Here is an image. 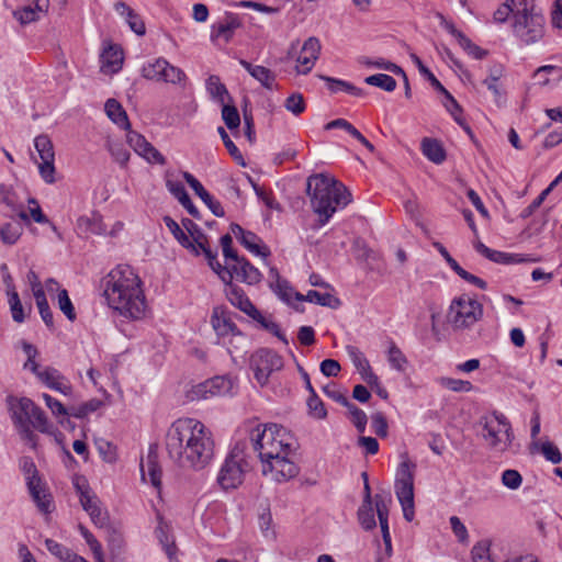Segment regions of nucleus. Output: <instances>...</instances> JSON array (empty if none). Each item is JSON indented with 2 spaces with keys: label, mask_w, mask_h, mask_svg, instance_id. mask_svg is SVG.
I'll list each match as a JSON object with an SVG mask.
<instances>
[{
  "label": "nucleus",
  "mask_w": 562,
  "mask_h": 562,
  "mask_svg": "<svg viewBox=\"0 0 562 562\" xmlns=\"http://www.w3.org/2000/svg\"><path fill=\"white\" fill-rule=\"evenodd\" d=\"M166 450L183 470H204L214 459L215 441L206 426L194 418H179L168 428Z\"/></svg>",
  "instance_id": "nucleus-1"
},
{
  "label": "nucleus",
  "mask_w": 562,
  "mask_h": 562,
  "mask_svg": "<svg viewBox=\"0 0 562 562\" xmlns=\"http://www.w3.org/2000/svg\"><path fill=\"white\" fill-rule=\"evenodd\" d=\"M108 305L122 316L132 319L143 317L146 311L142 281L127 265H119L101 281Z\"/></svg>",
  "instance_id": "nucleus-2"
},
{
  "label": "nucleus",
  "mask_w": 562,
  "mask_h": 562,
  "mask_svg": "<svg viewBox=\"0 0 562 562\" xmlns=\"http://www.w3.org/2000/svg\"><path fill=\"white\" fill-rule=\"evenodd\" d=\"M306 191L311 196L313 211L319 216L321 225H325L338 207H345L351 202L348 189L324 173L308 177Z\"/></svg>",
  "instance_id": "nucleus-3"
},
{
  "label": "nucleus",
  "mask_w": 562,
  "mask_h": 562,
  "mask_svg": "<svg viewBox=\"0 0 562 562\" xmlns=\"http://www.w3.org/2000/svg\"><path fill=\"white\" fill-rule=\"evenodd\" d=\"M294 439L285 428V436L277 438L270 446L258 452L262 462V472L272 473L277 481H288L299 474V467L289 456L294 451Z\"/></svg>",
  "instance_id": "nucleus-4"
},
{
  "label": "nucleus",
  "mask_w": 562,
  "mask_h": 562,
  "mask_svg": "<svg viewBox=\"0 0 562 562\" xmlns=\"http://www.w3.org/2000/svg\"><path fill=\"white\" fill-rule=\"evenodd\" d=\"M247 470L245 443L237 442L226 456L220 469L217 483L225 491L237 488L244 482Z\"/></svg>",
  "instance_id": "nucleus-5"
},
{
  "label": "nucleus",
  "mask_w": 562,
  "mask_h": 562,
  "mask_svg": "<svg viewBox=\"0 0 562 562\" xmlns=\"http://www.w3.org/2000/svg\"><path fill=\"white\" fill-rule=\"evenodd\" d=\"M483 438L487 445L497 451L504 452L515 439L510 423L502 413L494 412L481 419Z\"/></svg>",
  "instance_id": "nucleus-6"
},
{
  "label": "nucleus",
  "mask_w": 562,
  "mask_h": 562,
  "mask_svg": "<svg viewBox=\"0 0 562 562\" xmlns=\"http://www.w3.org/2000/svg\"><path fill=\"white\" fill-rule=\"evenodd\" d=\"M416 464L408 459L403 460L397 469L395 480V494L403 508L404 518L412 521L414 518V472Z\"/></svg>",
  "instance_id": "nucleus-7"
},
{
  "label": "nucleus",
  "mask_w": 562,
  "mask_h": 562,
  "mask_svg": "<svg viewBox=\"0 0 562 562\" xmlns=\"http://www.w3.org/2000/svg\"><path fill=\"white\" fill-rule=\"evenodd\" d=\"M483 316V306L476 300L461 295L452 300L448 322L456 329L469 328Z\"/></svg>",
  "instance_id": "nucleus-8"
},
{
  "label": "nucleus",
  "mask_w": 562,
  "mask_h": 562,
  "mask_svg": "<svg viewBox=\"0 0 562 562\" xmlns=\"http://www.w3.org/2000/svg\"><path fill=\"white\" fill-rule=\"evenodd\" d=\"M283 367V358L272 349L260 348L250 357V368L261 386L268 384L270 375L282 370Z\"/></svg>",
  "instance_id": "nucleus-9"
},
{
  "label": "nucleus",
  "mask_w": 562,
  "mask_h": 562,
  "mask_svg": "<svg viewBox=\"0 0 562 562\" xmlns=\"http://www.w3.org/2000/svg\"><path fill=\"white\" fill-rule=\"evenodd\" d=\"M211 325L218 338L224 339L227 336L244 338V334L233 322L232 313L223 305L213 307Z\"/></svg>",
  "instance_id": "nucleus-10"
},
{
  "label": "nucleus",
  "mask_w": 562,
  "mask_h": 562,
  "mask_svg": "<svg viewBox=\"0 0 562 562\" xmlns=\"http://www.w3.org/2000/svg\"><path fill=\"white\" fill-rule=\"evenodd\" d=\"M321 42L317 37L311 36L308 37L301 49V54L297 57V66H296V72L300 75H307L315 61L318 59L321 54Z\"/></svg>",
  "instance_id": "nucleus-11"
},
{
  "label": "nucleus",
  "mask_w": 562,
  "mask_h": 562,
  "mask_svg": "<svg viewBox=\"0 0 562 562\" xmlns=\"http://www.w3.org/2000/svg\"><path fill=\"white\" fill-rule=\"evenodd\" d=\"M7 406L13 425H18L31 422V413L35 407V403L29 397L9 395L7 397Z\"/></svg>",
  "instance_id": "nucleus-12"
},
{
  "label": "nucleus",
  "mask_w": 562,
  "mask_h": 562,
  "mask_svg": "<svg viewBox=\"0 0 562 562\" xmlns=\"http://www.w3.org/2000/svg\"><path fill=\"white\" fill-rule=\"evenodd\" d=\"M285 436V428L278 424L266 425L262 430L259 426L251 432V442L254 450L259 452L265 447L270 446L277 438Z\"/></svg>",
  "instance_id": "nucleus-13"
},
{
  "label": "nucleus",
  "mask_w": 562,
  "mask_h": 562,
  "mask_svg": "<svg viewBox=\"0 0 562 562\" xmlns=\"http://www.w3.org/2000/svg\"><path fill=\"white\" fill-rule=\"evenodd\" d=\"M182 177L215 216L223 217L225 215L222 204L217 200L213 199V196L204 189L201 182L193 175L188 171H183Z\"/></svg>",
  "instance_id": "nucleus-14"
},
{
  "label": "nucleus",
  "mask_w": 562,
  "mask_h": 562,
  "mask_svg": "<svg viewBox=\"0 0 562 562\" xmlns=\"http://www.w3.org/2000/svg\"><path fill=\"white\" fill-rule=\"evenodd\" d=\"M225 295L232 305L239 308L247 316L251 317L257 313V307L250 302L244 290L233 281L225 283Z\"/></svg>",
  "instance_id": "nucleus-15"
},
{
  "label": "nucleus",
  "mask_w": 562,
  "mask_h": 562,
  "mask_svg": "<svg viewBox=\"0 0 562 562\" xmlns=\"http://www.w3.org/2000/svg\"><path fill=\"white\" fill-rule=\"evenodd\" d=\"M240 26L241 22L239 16L235 13L226 12L223 21L212 25L211 40L216 41L222 38L225 43H228L233 38L235 30Z\"/></svg>",
  "instance_id": "nucleus-16"
},
{
  "label": "nucleus",
  "mask_w": 562,
  "mask_h": 562,
  "mask_svg": "<svg viewBox=\"0 0 562 562\" xmlns=\"http://www.w3.org/2000/svg\"><path fill=\"white\" fill-rule=\"evenodd\" d=\"M232 390V381L226 376H215L204 383L199 384L193 393L203 398L215 395H224Z\"/></svg>",
  "instance_id": "nucleus-17"
},
{
  "label": "nucleus",
  "mask_w": 562,
  "mask_h": 562,
  "mask_svg": "<svg viewBox=\"0 0 562 562\" xmlns=\"http://www.w3.org/2000/svg\"><path fill=\"white\" fill-rule=\"evenodd\" d=\"M232 280L236 278L240 282L249 285L257 284L261 281V272L252 266L247 259H241L240 263L231 265Z\"/></svg>",
  "instance_id": "nucleus-18"
},
{
  "label": "nucleus",
  "mask_w": 562,
  "mask_h": 562,
  "mask_svg": "<svg viewBox=\"0 0 562 562\" xmlns=\"http://www.w3.org/2000/svg\"><path fill=\"white\" fill-rule=\"evenodd\" d=\"M347 352L351 358L355 367L358 369L362 379L372 386L378 384V375L372 371L369 361L363 353L355 346H347Z\"/></svg>",
  "instance_id": "nucleus-19"
},
{
  "label": "nucleus",
  "mask_w": 562,
  "mask_h": 562,
  "mask_svg": "<svg viewBox=\"0 0 562 562\" xmlns=\"http://www.w3.org/2000/svg\"><path fill=\"white\" fill-rule=\"evenodd\" d=\"M239 64L249 72L254 79L259 81L263 88L273 90L277 87L276 74L269 68L260 65H252L245 59H240Z\"/></svg>",
  "instance_id": "nucleus-20"
},
{
  "label": "nucleus",
  "mask_w": 562,
  "mask_h": 562,
  "mask_svg": "<svg viewBox=\"0 0 562 562\" xmlns=\"http://www.w3.org/2000/svg\"><path fill=\"white\" fill-rule=\"evenodd\" d=\"M101 70L105 74H115L123 65V52L117 45H109L103 49L101 56Z\"/></svg>",
  "instance_id": "nucleus-21"
},
{
  "label": "nucleus",
  "mask_w": 562,
  "mask_h": 562,
  "mask_svg": "<svg viewBox=\"0 0 562 562\" xmlns=\"http://www.w3.org/2000/svg\"><path fill=\"white\" fill-rule=\"evenodd\" d=\"M166 187L192 217L198 220L201 217L199 210L193 204L182 182L168 179Z\"/></svg>",
  "instance_id": "nucleus-22"
},
{
  "label": "nucleus",
  "mask_w": 562,
  "mask_h": 562,
  "mask_svg": "<svg viewBox=\"0 0 562 562\" xmlns=\"http://www.w3.org/2000/svg\"><path fill=\"white\" fill-rule=\"evenodd\" d=\"M27 488L31 494L32 499L36 504L40 512L44 514H48L52 512V496L47 493V490L42 484V479L37 480V482L30 481L27 482Z\"/></svg>",
  "instance_id": "nucleus-23"
},
{
  "label": "nucleus",
  "mask_w": 562,
  "mask_h": 562,
  "mask_svg": "<svg viewBox=\"0 0 562 562\" xmlns=\"http://www.w3.org/2000/svg\"><path fill=\"white\" fill-rule=\"evenodd\" d=\"M115 11L125 18L130 29L137 35L143 36L146 33V27L143 19L130 5L123 1L114 4Z\"/></svg>",
  "instance_id": "nucleus-24"
},
{
  "label": "nucleus",
  "mask_w": 562,
  "mask_h": 562,
  "mask_svg": "<svg viewBox=\"0 0 562 562\" xmlns=\"http://www.w3.org/2000/svg\"><path fill=\"white\" fill-rule=\"evenodd\" d=\"M295 300L299 302H310L321 306L330 308H338L341 304L340 300L330 293H321L316 290H310L305 295L301 293L295 294Z\"/></svg>",
  "instance_id": "nucleus-25"
},
{
  "label": "nucleus",
  "mask_w": 562,
  "mask_h": 562,
  "mask_svg": "<svg viewBox=\"0 0 562 562\" xmlns=\"http://www.w3.org/2000/svg\"><path fill=\"white\" fill-rule=\"evenodd\" d=\"M104 111L108 117L119 127L125 131L131 128L127 113L119 101L115 99H109L104 104Z\"/></svg>",
  "instance_id": "nucleus-26"
},
{
  "label": "nucleus",
  "mask_w": 562,
  "mask_h": 562,
  "mask_svg": "<svg viewBox=\"0 0 562 562\" xmlns=\"http://www.w3.org/2000/svg\"><path fill=\"white\" fill-rule=\"evenodd\" d=\"M38 379L49 389L58 391L64 395H68L71 392V386L63 382V375L54 368L43 370L42 373L38 374Z\"/></svg>",
  "instance_id": "nucleus-27"
},
{
  "label": "nucleus",
  "mask_w": 562,
  "mask_h": 562,
  "mask_svg": "<svg viewBox=\"0 0 562 562\" xmlns=\"http://www.w3.org/2000/svg\"><path fill=\"white\" fill-rule=\"evenodd\" d=\"M420 149L423 155L434 164L440 165L446 160V150L438 139L423 138Z\"/></svg>",
  "instance_id": "nucleus-28"
},
{
  "label": "nucleus",
  "mask_w": 562,
  "mask_h": 562,
  "mask_svg": "<svg viewBox=\"0 0 562 562\" xmlns=\"http://www.w3.org/2000/svg\"><path fill=\"white\" fill-rule=\"evenodd\" d=\"M140 471H142L143 479H145V476L147 474L149 476L150 483L155 487H160V485H161V468L159 467V464L157 462L156 448L150 447L148 456H147L146 468L142 463Z\"/></svg>",
  "instance_id": "nucleus-29"
},
{
  "label": "nucleus",
  "mask_w": 562,
  "mask_h": 562,
  "mask_svg": "<svg viewBox=\"0 0 562 562\" xmlns=\"http://www.w3.org/2000/svg\"><path fill=\"white\" fill-rule=\"evenodd\" d=\"M187 76L182 69L171 65L164 58L162 65L159 69V82L172 83V85H184Z\"/></svg>",
  "instance_id": "nucleus-30"
},
{
  "label": "nucleus",
  "mask_w": 562,
  "mask_h": 562,
  "mask_svg": "<svg viewBox=\"0 0 562 562\" xmlns=\"http://www.w3.org/2000/svg\"><path fill=\"white\" fill-rule=\"evenodd\" d=\"M164 222L172 236L177 239V241L193 252L195 256H199V251L196 246L192 243L189 236L183 232V229L179 226V224L169 215L164 216Z\"/></svg>",
  "instance_id": "nucleus-31"
},
{
  "label": "nucleus",
  "mask_w": 562,
  "mask_h": 562,
  "mask_svg": "<svg viewBox=\"0 0 562 562\" xmlns=\"http://www.w3.org/2000/svg\"><path fill=\"white\" fill-rule=\"evenodd\" d=\"M318 77H319V79H322L323 81H325L327 83L328 90L333 93H336V92L342 90V91H345L351 95H355V97H363L364 95L363 89L358 88L348 81L333 78V77L325 76V75H319Z\"/></svg>",
  "instance_id": "nucleus-32"
},
{
  "label": "nucleus",
  "mask_w": 562,
  "mask_h": 562,
  "mask_svg": "<svg viewBox=\"0 0 562 562\" xmlns=\"http://www.w3.org/2000/svg\"><path fill=\"white\" fill-rule=\"evenodd\" d=\"M239 243L255 255L261 256L263 258L270 256L269 248L267 246H260L261 238L250 231L243 235V238H240Z\"/></svg>",
  "instance_id": "nucleus-33"
},
{
  "label": "nucleus",
  "mask_w": 562,
  "mask_h": 562,
  "mask_svg": "<svg viewBox=\"0 0 562 562\" xmlns=\"http://www.w3.org/2000/svg\"><path fill=\"white\" fill-rule=\"evenodd\" d=\"M22 233L23 227L19 222L5 223L0 226V239L5 245H14Z\"/></svg>",
  "instance_id": "nucleus-34"
},
{
  "label": "nucleus",
  "mask_w": 562,
  "mask_h": 562,
  "mask_svg": "<svg viewBox=\"0 0 562 562\" xmlns=\"http://www.w3.org/2000/svg\"><path fill=\"white\" fill-rule=\"evenodd\" d=\"M531 449L540 450L543 457L553 464H558L562 461V454L559 448L551 441L539 442L533 440Z\"/></svg>",
  "instance_id": "nucleus-35"
},
{
  "label": "nucleus",
  "mask_w": 562,
  "mask_h": 562,
  "mask_svg": "<svg viewBox=\"0 0 562 562\" xmlns=\"http://www.w3.org/2000/svg\"><path fill=\"white\" fill-rule=\"evenodd\" d=\"M206 90L213 99H216L222 104L225 103V97H229L226 87L221 82L216 75H211L206 79Z\"/></svg>",
  "instance_id": "nucleus-36"
},
{
  "label": "nucleus",
  "mask_w": 562,
  "mask_h": 562,
  "mask_svg": "<svg viewBox=\"0 0 562 562\" xmlns=\"http://www.w3.org/2000/svg\"><path fill=\"white\" fill-rule=\"evenodd\" d=\"M387 360L391 367L400 372H404L408 363L407 358L394 341L390 342Z\"/></svg>",
  "instance_id": "nucleus-37"
},
{
  "label": "nucleus",
  "mask_w": 562,
  "mask_h": 562,
  "mask_svg": "<svg viewBox=\"0 0 562 562\" xmlns=\"http://www.w3.org/2000/svg\"><path fill=\"white\" fill-rule=\"evenodd\" d=\"M250 318L259 323L263 329L279 338L284 345L289 344V340L280 329V326L273 321L266 318L259 311H257V313H255Z\"/></svg>",
  "instance_id": "nucleus-38"
},
{
  "label": "nucleus",
  "mask_w": 562,
  "mask_h": 562,
  "mask_svg": "<svg viewBox=\"0 0 562 562\" xmlns=\"http://www.w3.org/2000/svg\"><path fill=\"white\" fill-rule=\"evenodd\" d=\"M270 289L279 296L280 300L285 302L286 304H292V299H295V294L297 293L289 283L288 280L283 279L278 281V283H273L270 281Z\"/></svg>",
  "instance_id": "nucleus-39"
},
{
  "label": "nucleus",
  "mask_w": 562,
  "mask_h": 562,
  "mask_svg": "<svg viewBox=\"0 0 562 562\" xmlns=\"http://www.w3.org/2000/svg\"><path fill=\"white\" fill-rule=\"evenodd\" d=\"M364 82L367 85L378 87L387 92H392L396 88L395 79L386 74L371 75L364 79Z\"/></svg>",
  "instance_id": "nucleus-40"
},
{
  "label": "nucleus",
  "mask_w": 562,
  "mask_h": 562,
  "mask_svg": "<svg viewBox=\"0 0 562 562\" xmlns=\"http://www.w3.org/2000/svg\"><path fill=\"white\" fill-rule=\"evenodd\" d=\"M34 146L40 155L41 160H55L54 146L47 135H38L34 140Z\"/></svg>",
  "instance_id": "nucleus-41"
},
{
  "label": "nucleus",
  "mask_w": 562,
  "mask_h": 562,
  "mask_svg": "<svg viewBox=\"0 0 562 562\" xmlns=\"http://www.w3.org/2000/svg\"><path fill=\"white\" fill-rule=\"evenodd\" d=\"M307 409L308 415L315 419H325L327 417V409L315 391L310 392V396L307 398Z\"/></svg>",
  "instance_id": "nucleus-42"
},
{
  "label": "nucleus",
  "mask_w": 562,
  "mask_h": 562,
  "mask_svg": "<svg viewBox=\"0 0 562 562\" xmlns=\"http://www.w3.org/2000/svg\"><path fill=\"white\" fill-rule=\"evenodd\" d=\"M102 406V401L98 398H91L88 402L82 403L79 406H72L69 408V416L76 418H85L89 414L98 411Z\"/></svg>",
  "instance_id": "nucleus-43"
},
{
  "label": "nucleus",
  "mask_w": 562,
  "mask_h": 562,
  "mask_svg": "<svg viewBox=\"0 0 562 562\" xmlns=\"http://www.w3.org/2000/svg\"><path fill=\"white\" fill-rule=\"evenodd\" d=\"M40 315L45 323V325L53 329L54 328V317L53 313L50 311V307L48 305L47 299L45 296V292H41L34 296Z\"/></svg>",
  "instance_id": "nucleus-44"
},
{
  "label": "nucleus",
  "mask_w": 562,
  "mask_h": 562,
  "mask_svg": "<svg viewBox=\"0 0 562 562\" xmlns=\"http://www.w3.org/2000/svg\"><path fill=\"white\" fill-rule=\"evenodd\" d=\"M344 406L348 409L349 415L351 417V422L357 428V430L359 432H364L368 422L367 414L361 408L351 403L349 400L347 402V405Z\"/></svg>",
  "instance_id": "nucleus-45"
},
{
  "label": "nucleus",
  "mask_w": 562,
  "mask_h": 562,
  "mask_svg": "<svg viewBox=\"0 0 562 562\" xmlns=\"http://www.w3.org/2000/svg\"><path fill=\"white\" fill-rule=\"evenodd\" d=\"M57 303L59 310L65 314L68 321L75 322L77 314L66 289L59 290L57 295Z\"/></svg>",
  "instance_id": "nucleus-46"
},
{
  "label": "nucleus",
  "mask_w": 562,
  "mask_h": 562,
  "mask_svg": "<svg viewBox=\"0 0 562 562\" xmlns=\"http://www.w3.org/2000/svg\"><path fill=\"white\" fill-rule=\"evenodd\" d=\"M218 134L221 135V138L229 153V155L233 157V159L240 166L245 167L246 162L245 159L238 149V147L234 144V142L229 138L228 134L224 130V127L220 126L217 128Z\"/></svg>",
  "instance_id": "nucleus-47"
},
{
  "label": "nucleus",
  "mask_w": 562,
  "mask_h": 562,
  "mask_svg": "<svg viewBox=\"0 0 562 562\" xmlns=\"http://www.w3.org/2000/svg\"><path fill=\"white\" fill-rule=\"evenodd\" d=\"M487 259L493 262L503 265H513L527 261V259H525L521 255L508 254L494 249L491 250Z\"/></svg>",
  "instance_id": "nucleus-48"
},
{
  "label": "nucleus",
  "mask_w": 562,
  "mask_h": 562,
  "mask_svg": "<svg viewBox=\"0 0 562 562\" xmlns=\"http://www.w3.org/2000/svg\"><path fill=\"white\" fill-rule=\"evenodd\" d=\"M358 519L362 528L366 530H371L376 526L372 504H362L360 506L358 509Z\"/></svg>",
  "instance_id": "nucleus-49"
},
{
  "label": "nucleus",
  "mask_w": 562,
  "mask_h": 562,
  "mask_svg": "<svg viewBox=\"0 0 562 562\" xmlns=\"http://www.w3.org/2000/svg\"><path fill=\"white\" fill-rule=\"evenodd\" d=\"M95 447L105 462L113 463L116 461V447L112 442L100 438L95 440Z\"/></svg>",
  "instance_id": "nucleus-50"
},
{
  "label": "nucleus",
  "mask_w": 562,
  "mask_h": 562,
  "mask_svg": "<svg viewBox=\"0 0 562 562\" xmlns=\"http://www.w3.org/2000/svg\"><path fill=\"white\" fill-rule=\"evenodd\" d=\"M77 226L87 233L100 234L102 232V222L99 215L93 217L81 216L77 221Z\"/></svg>",
  "instance_id": "nucleus-51"
},
{
  "label": "nucleus",
  "mask_w": 562,
  "mask_h": 562,
  "mask_svg": "<svg viewBox=\"0 0 562 562\" xmlns=\"http://www.w3.org/2000/svg\"><path fill=\"white\" fill-rule=\"evenodd\" d=\"M411 58L418 67L419 72L427 78L434 89L437 91H445V87L441 85V82L435 77L429 68L423 64L422 59L417 55L412 54Z\"/></svg>",
  "instance_id": "nucleus-52"
},
{
  "label": "nucleus",
  "mask_w": 562,
  "mask_h": 562,
  "mask_svg": "<svg viewBox=\"0 0 562 562\" xmlns=\"http://www.w3.org/2000/svg\"><path fill=\"white\" fill-rule=\"evenodd\" d=\"M222 119L229 130H235L240 124V116L235 105L223 104Z\"/></svg>",
  "instance_id": "nucleus-53"
},
{
  "label": "nucleus",
  "mask_w": 562,
  "mask_h": 562,
  "mask_svg": "<svg viewBox=\"0 0 562 562\" xmlns=\"http://www.w3.org/2000/svg\"><path fill=\"white\" fill-rule=\"evenodd\" d=\"M371 427L378 437H387L389 424L383 413L376 412L371 415Z\"/></svg>",
  "instance_id": "nucleus-54"
},
{
  "label": "nucleus",
  "mask_w": 562,
  "mask_h": 562,
  "mask_svg": "<svg viewBox=\"0 0 562 562\" xmlns=\"http://www.w3.org/2000/svg\"><path fill=\"white\" fill-rule=\"evenodd\" d=\"M391 502L390 495L375 494L374 504L380 522L389 521V505Z\"/></svg>",
  "instance_id": "nucleus-55"
},
{
  "label": "nucleus",
  "mask_w": 562,
  "mask_h": 562,
  "mask_svg": "<svg viewBox=\"0 0 562 562\" xmlns=\"http://www.w3.org/2000/svg\"><path fill=\"white\" fill-rule=\"evenodd\" d=\"M30 425L36 428L41 432H48V420L45 415V412L35 405L34 409L31 413V422Z\"/></svg>",
  "instance_id": "nucleus-56"
},
{
  "label": "nucleus",
  "mask_w": 562,
  "mask_h": 562,
  "mask_svg": "<svg viewBox=\"0 0 562 562\" xmlns=\"http://www.w3.org/2000/svg\"><path fill=\"white\" fill-rule=\"evenodd\" d=\"M20 468L25 476L26 483L30 481L37 482V480L41 479L37 468L31 457L21 458Z\"/></svg>",
  "instance_id": "nucleus-57"
},
{
  "label": "nucleus",
  "mask_w": 562,
  "mask_h": 562,
  "mask_svg": "<svg viewBox=\"0 0 562 562\" xmlns=\"http://www.w3.org/2000/svg\"><path fill=\"white\" fill-rule=\"evenodd\" d=\"M542 75H547V76L548 75H554L557 80H561V78H562L561 68H559L557 66H553V65L541 66L533 74V78L537 80V82L540 86H547L550 82V80L549 79H541Z\"/></svg>",
  "instance_id": "nucleus-58"
},
{
  "label": "nucleus",
  "mask_w": 562,
  "mask_h": 562,
  "mask_svg": "<svg viewBox=\"0 0 562 562\" xmlns=\"http://www.w3.org/2000/svg\"><path fill=\"white\" fill-rule=\"evenodd\" d=\"M518 3L513 0H507L503 4L498 7V9L494 12V20L498 23H504L507 21L510 13H513L514 20L516 19V5Z\"/></svg>",
  "instance_id": "nucleus-59"
},
{
  "label": "nucleus",
  "mask_w": 562,
  "mask_h": 562,
  "mask_svg": "<svg viewBox=\"0 0 562 562\" xmlns=\"http://www.w3.org/2000/svg\"><path fill=\"white\" fill-rule=\"evenodd\" d=\"M81 535L87 541L88 546L90 547L94 559L98 562H104L103 560V553H102V546L101 543L95 539V537L85 527H80Z\"/></svg>",
  "instance_id": "nucleus-60"
},
{
  "label": "nucleus",
  "mask_w": 562,
  "mask_h": 562,
  "mask_svg": "<svg viewBox=\"0 0 562 562\" xmlns=\"http://www.w3.org/2000/svg\"><path fill=\"white\" fill-rule=\"evenodd\" d=\"M440 384L453 392H469L472 390V383L469 381H463L459 379H452V378H441Z\"/></svg>",
  "instance_id": "nucleus-61"
},
{
  "label": "nucleus",
  "mask_w": 562,
  "mask_h": 562,
  "mask_svg": "<svg viewBox=\"0 0 562 562\" xmlns=\"http://www.w3.org/2000/svg\"><path fill=\"white\" fill-rule=\"evenodd\" d=\"M284 106L294 115H300L305 110V101L301 93H293L285 99Z\"/></svg>",
  "instance_id": "nucleus-62"
},
{
  "label": "nucleus",
  "mask_w": 562,
  "mask_h": 562,
  "mask_svg": "<svg viewBox=\"0 0 562 562\" xmlns=\"http://www.w3.org/2000/svg\"><path fill=\"white\" fill-rule=\"evenodd\" d=\"M127 143L139 155L149 145V142L139 133L128 130Z\"/></svg>",
  "instance_id": "nucleus-63"
},
{
  "label": "nucleus",
  "mask_w": 562,
  "mask_h": 562,
  "mask_svg": "<svg viewBox=\"0 0 562 562\" xmlns=\"http://www.w3.org/2000/svg\"><path fill=\"white\" fill-rule=\"evenodd\" d=\"M502 483L510 490H517L522 483V477L517 470L508 469L502 474Z\"/></svg>",
  "instance_id": "nucleus-64"
}]
</instances>
